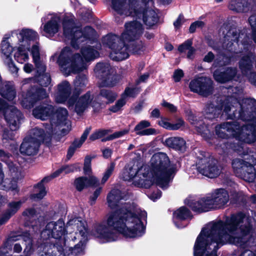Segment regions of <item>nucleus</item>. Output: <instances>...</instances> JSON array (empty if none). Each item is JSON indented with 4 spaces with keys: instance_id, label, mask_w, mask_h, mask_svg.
Here are the masks:
<instances>
[{
    "instance_id": "22",
    "label": "nucleus",
    "mask_w": 256,
    "mask_h": 256,
    "mask_svg": "<svg viewBox=\"0 0 256 256\" xmlns=\"http://www.w3.org/2000/svg\"><path fill=\"white\" fill-rule=\"evenodd\" d=\"M10 156L8 153L0 150V158L6 164L10 170V175L12 178V180H21L24 177L22 174V168L20 166L16 165L9 160Z\"/></svg>"
},
{
    "instance_id": "12",
    "label": "nucleus",
    "mask_w": 256,
    "mask_h": 256,
    "mask_svg": "<svg viewBox=\"0 0 256 256\" xmlns=\"http://www.w3.org/2000/svg\"><path fill=\"white\" fill-rule=\"evenodd\" d=\"M198 172L210 178H214L220 175L221 170L217 161L211 157L200 158L196 164Z\"/></svg>"
},
{
    "instance_id": "36",
    "label": "nucleus",
    "mask_w": 256,
    "mask_h": 256,
    "mask_svg": "<svg viewBox=\"0 0 256 256\" xmlns=\"http://www.w3.org/2000/svg\"><path fill=\"white\" fill-rule=\"evenodd\" d=\"M87 82L86 77L85 75L78 76L76 77L74 82V89L73 92V94L68 100V106L70 107L74 104V95H79L81 92V90L84 88Z\"/></svg>"
},
{
    "instance_id": "5",
    "label": "nucleus",
    "mask_w": 256,
    "mask_h": 256,
    "mask_svg": "<svg viewBox=\"0 0 256 256\" xmlns=\"http://www.w3.org/2000/svg\"><path fill=\"white\" fill-rule=\"evenodd\" d=\"M222 114L226 116L228 119L238 118L242 120H250L252 118V116L246 112L249 110L252 112L254 110H256V100L246 98L240 102L234 96L229 97L224 101L220 108L214 106L212 104H208L205 108L206 117L209 119L218 117L222 112Z\"/></svg>"
},
{
    "instance_id": "17",
    "label": "nucleus",
    "mask_w": 256,
    "mask_h": 256,
    "mask_svg": "<svg viewBox=\"0 0 256 256\" xmlns=\"http://www.w3.org/2000/svg\"><path fill=\"white\" fill-rule=\"evenodd\" d=\"M68 112L66 108H58L50 119V122L48 126V132L50 134H53L59 126H65L68 124Z\"/></svg>"
},
{
    "instance_id": "39",
    "label": "nucleus",
    "mask_w": 256,
    "mask_h": 256,
    "mask_svg": "<svg viewBox=\"0 0 256 256\" xmlns=\"http://www.w3.org/2000/svg\"><path fill=\"white\" fill-rule=\"evenodd\" d=\"M166 144L176 150L184 151L186 150V142L180 137H172L166 140Z\"/></svg>"
},
{
    "instance_id": "9",
    "label": "nucleus",
    "mask_w": 256,
    "mask_h": 256,
    "mask_svg": "<svg viewBox=\"0 0 256 256\" xmlns=\"http://www.w3.org/2000/svg\"><path fill=\"white\" fill-rule=\"evenodd\" d=\"M74 16L70 14H66L62 22L64 34L70 40V43L74 48H78L81 44L87 43L93 40L95 36V30L90 26H86L82 30L75 26Z\"/></svg>"
},
{
    "instance_id": "14",
    "label": "nucleus",
    "mask_w": 256,
    "mask_h": 256,
    "mask_svg": "<svg viewBox=\"0 0 256 256\" xmlns=\"http://www.w3.org/2000/svg\"><path fill=\"white\" fill-rule=\"evenodd\" d=\"M189 88L192 92L207 96L212 92V81L207 77L198 78L190 81Z\"/></svg>"
},
{
    "instance_id": "47",
    "label": "nucleus",
    "mask_w": 256,
    "mask_h": 256,
    "mask_svg": "<svg viewBox=\"0 0 256 256\" xmlns=\"http://www.w3.org/2000/svg\"><path fill=\"white\" fill-rule=\"evenodd\" d=\"M130 130L128 128L124 129L118 132H116L114 134H110L106 138L102 140V142H106L108 140H112L116 138L122 137L128 134Z\"/></svg>"
},
{
    "instance_id": "53",
    "label": "nucleus",
    "mask_w": 256,
    "mask_h": 256,
    "mask_svg": "<svg viewBox=\"0 0 256 256\" xmlns=\"http://www.w3.org/2000/svg\"><path fill=\"white\" fill-rule=\"evenodd\" d=\"M127 100L122 94L120 98L116 102L114 106L110 108V110L114 112H118L126 104Z\"/></svg>"
},
{
    "instance_id": "44",
    "label": "nucleus",
    "mask_w": 256,
    "mask_h": 256,
    "mask_svg": "<svg viewBox=\"0 0 256 256\" xmlns=\"http://www.w3.org/2000/svg\"><path fill=\"white\" fill-rule=\"evenodd\" d=\"M116 93L110 90L103 88L101 90L99 96L106 98L107 100L106 102H112L116 100Z\"/></svg>"
},
{
    "instance_id": "6",
    "label": "nucleus",
    "mask_w": 256,
    "mask_h": 256,
    "mask_svg": "<svg viewBox=\"0 0 256 256\" xmlns=\"http://www.w3.org/2000/svg\"><path fill=\"white\" fill-rule=\"evenodd\" d=\"M250 112V110H248L246 114L252 116L251 120H243L250 122L249 124H244L237 121L224 122L216 127V134L222 138L232 136L242 142H254L256 140V110Z\"/></svg>"
},
{
    "instance_id": "18",
    "label": "nucleus",
    "mask_w": 256,
    "mask_h": 256,
    "mask_svg": "<svg viewBox=\"0 0 256 256\" xmlns=\"http://www.w3.org/2000/svg\"><path fill=\"white\" fill-rule=\"evenodd\" d=\"M113 70L108 63H98L95 68L94 72L97 76L103 80V86H112L115 84L113 82L111 74L113 72Z\"/></svg>"
},
{
    "instance_id": "55",
    "label": "nucleus",
    "mask_w": 256,
    "mask_h": 256,
    "mask_svg": "<svg viewBox=\"0 0 256 256\" xmlns=\"http://www.w3.org/2000/svg\"><path fill=\"white\" fill-rule=\"evenodd\" d=\"M22 202L21 201L12 202L8 204V212L12 216L14 215L20 208Z\"/></svg>"
},
{
    "instance_id": "10",
    "label": "nucleus",
    "mask_w": 256,
    "mask_h": 256,
    "mask_svg": "<svg viewBox=\"0 0 256 256\" xmlns=\"http://www.w3.org/2000/svg\"><path fill=\"white\" fill-rule=\"evenodd\" d=\"M18 39L19 46L14 53V60L20 64H24L28 60V52L30 50V42L36 40L38 33L31 30L23 28L15 32Z\"/></svg>"
},
{
    "instance_id": "42",
    "label": "nucleus",
    "mask_w": 256,
    "mask_h": 256,
    "mask_svg": "<svg viewBox=\"0 0 256 256\" xmlns=\"http://www.w3.org/2000/svg\"><path fill=\"white\" fill-rule=\"evenodd\" d=\"M15 48H12V47L10 45V42L8 41V39L3 40L1 43V52L2 54L5 56V58H11L10 54L12 51L16 50Z\"/></svg>"
},
{
    "instance_id": "1",
    "label": "nucleus",
    "mask_w": 256,
    "mask_h": 256,
    "mask_svg": "<svg viewBox=\"0 0 256 256\" xmlns=\"http://www.w3.org/2000/svg\"><path fill=\"white\" fill-rule=\"evenodd\" d=\"M147 214L134 204L124 203L118 210L110 212L106 221L96 224L92 234L102 242H111L118 238L116 230L129 238L142 236L145 232L144 222Z\"/></svg>"
},
{
    "instance_id": "15",
    "label": "nucleus",
    "mask_w": 256,
    "mask_h": 256,
    "mask_svg": "<svg viewBox=\"0 0 256 256\" xmlns=\"http://www.w3.org/2000/svg\"><path fill=\"white\" fill-rule=\"evenodd\" d=\"M232 166L238 176L242 177L244 180L248 182L254 180V168L252 164L236 158L233 160Z\"/></svg>"
},
{
    "instance_id": "41",
    "label": "nucleus",
    "mask_w": 256,
    "mask_h": 256,
    "mask_svg": "<svg viewBox=\"0 0 256 256\" xmlns=\"http://www.w3.org/2000/svg\"><path fill=\"white\" fill-rule=\"evenodd\" d=\"M247 0H236L231 2L230 8L237 12H248L246 6L242 4H246Z\"/></svg>"
},
{
    "instance_id": "24",
    "label": "nucleus",
    "mask_w": 256,
    "mask_h": 256,
    "mask_svg": "<svg viewBox=\"0 0 256 256\" xmlns=\"http://www.w3.org/2000/svg\"><path fill=\"white\" fill-rule=\"evenodd\" d=\"M240 68L242 73L248 78L251 84L256 86V74L252 72V62L250 56H244L240 62Z\"/></svg>"
},
{
    "instance_id": "32",
    "label": "nucleus",
    "mask_w": 256,
    "mask_h": 256,
    "mask_svg": "<svg viewBox=\"0 0 256 256\" xmlns=\"http://www.w3.org/2000/svg\"><path fill=\"white\" fill-rule=\"evenodd\" d=\"M0 94L8 100H13L16 96V90L14 84L10 82H2L0 85Z\"/></svg>"
},
{
    "instance_id": "37",
    "label": "nucleus",
    "mask_w": 256,
    "mask_h": 256,
    "mask_svg": "<svg viewBox=\"0 0 256 256\" xmlns=\"http://www.w3.org/2000/svg\"><path fill=\"white\" fill-rule=\"evenodd\" d=\"M150 126V123L146 120L140 121L134 128V131L140 136H149L156 134V130L152 128L143 130Z\"/></svg>"
},
{
    "instance_id": "11",
    "label": "nucleus",
    "mask_w": 256,
    "mask_h": 256,
    "mask_svg": "<svg viewBox=\"0 0 256 256\" xmlns=\"http://www.w3.org/2000/svg\"><path fill=\"white\" fill-rule=\"evenodd\" d=\"M68 228L71 227L74 231L76 236L74 237V240L78 239L80 240L78 244H76L74 248H70V250L72 254L77 256L82 252L83 246L87 240L88 232L86 224L85 221L82 220L80 218H74L70 219L67 222Z\"/></svg>"
},
{
    "instance_id": "31",
    "label": "nucleus",
    "mask_w": 256,
    "mask_h": 256,
    "mask_svg": "<svg viewBox=\"0 0 256 256\" xmlns=\"http://www.w3.org/2000/svg\"><path fill=\"white\" fill-rule=\"evenodd\" d=\"M48 126L49 124H46V134L44 132L42 129L35 128L30 131L28 134L25 138L28 139L30 138V140L32 141L36 140L39 144H40V143L44 140H46L47 138H49L50 136L52 134H50L48 132V129H46V128H48Z\"/></svg>"
},
{
    "instance_id": "45",
    "label": "nucleus",
    "mask_w": 256,
    "mask_h": 256,
    "mask_svg": "<svg viewBox=\"0 0 256 256\" xmlns=\"http://www.w3.org/2000/svg\"><path fill=\"white\" fill-rule=\"evenodd\" d=\"M194 118L192 117V118H189V120L192 123V124L194 125L196 128L197 130V131L201 133L202 134H207L209 133V130L208 129L207 126L204 124L202 122L199 121L198 122H195L194 120Z\"/></svg>"
},
{
    "instance_id": "48",
    "label": "nucleus",
    "mask_w": 256,
    "mask_h": 256,
    "mask_svg": "<svg viewBox=\"0 0 256 256\" xmlns=\"http://www.w3.org/2000/svg\"><path fill=\"white\" fill-rule=\"evenodd\" d=\"M110 132V130H99L92 133L90 136L89 139L92 141L102 138L103 139L104 138V137Z\"/></svg>"
},
{
    "instance_id": "46",
    "label": "nucleus",
    "mask_w": 256,
    "mask_h": 256,
    "mask_svg": "<svg viewBox=\"0 0 256 256\" xmlns=\"http://www.w3.org/2000/svg\"><path fill=\"white\" fill-rule=\"evenodd\" d=\"M140 92L138 88L127 87L122 94L128 100L129 98H135Z\"/></svg>"
},
{
    "instance_id": "2",
    "label": "nucleus",
    "mask_w": 256,
    "mask_h": 256,
    "mask_svg": "<svg viewBox=\"0 0 256 256\" xmlns=\"http://www.w3.org/2000/svg\"><path fill=\"white\" fill-rule=\"evenodd\" d=\"M174 172V166L170 164L167 155L158 152L152 156L148 166L139 168L138 162L128 164L121 176L124 180H133L134 184L139 187L148 188L154 182L162 189H166Z\"/></svg>"
},
{
    "instance_id": "63",
    "label": "nucleus",
    "mask_w": 256,
    "mask_h": 256,
    "mask_svg": "<svg viewBox=\"0 0 256 256\" xmlns=\"http://www.w3.org/2000/svg\"><path fill=\"white\" fill-rule=\"evenodd\" d=\"M158 124L160 126L166 129L171 130L172 124L169 122L168 118H162L158 122Z\"/></svg>"
},
{
    "instance_id": "20",
    "label": "nucleus",
    "mask_w": 256,
    "mask_h": 256,
    "mask_svg": "<svg viewBox=\"0 0 256 256\" xmlns=\"http://www.w3.org/2000/svg\"><path fill=\"white\" fill-rule=\"evenodd\" d=\"M4 119L10 128L17 129L19 121L22 118V114L14 106H8L3 110Z\"/></svg>"
},
{
    "instance_id": "30",
    "label": "nucleus",
    "mask_w": 256,
    "mask_h": 256,
    "mask_svg": "<svg viewBox=\"0 0 256 256\" xmlns=\"http://www.w3.org/2000/svg\"><path fill=\"white\" fill-rule=\"evenodd\" d=\"M36 74L34 77L26 78L22 80V84H31L32 82H38L40 85L44 86H48L50 83L51 78L50 74L44 72H38L36 70Z\"/></svg>"
},
{
    "instance_id": "61",
    "label": "nucleus",
    "mask_w": 256,
    "mask_h": 256,
    "mask_svg": "<svg viewBox=\"0 0 256 256\" xmlns=\"http://www.w3.org/2000/svg\"><path fill=\"white\" fill-rule=\"evenodd\" d=\"M185 127V122L182 118H178L175 122L172 124L171 130H176Z\"/></svg>"
},
{
    "instance_id": "34",
    "label": "nucleus",
    "mask_w": 256,
    "mask_h": 256,
    "mask_svg": "<svg viewBox=\"0 0 256 256\" xmlns=\"http://www.w3.org/2000/svg\"><path fill=\"white\" fill-rule=\"evenodd\" d=\"M11 180H4V174L2 171V165L0 164V189L3 190H12L18 192V182L20 180H13L10 176Z\"/></svg>"
},
{
    "instance_id": "29",
    "label": "nucleus",
    "mask_w": 256,
    "mask_h": 256,
    "mask_svg": "<svg viewBox=\"0 0 256 256\" xmlns=\"http://www.w3.org/2000/svg\"><path fill=\"white\" fill-rule=\"evenodd\" d=\"M128 197V194L122 193L118 189H113L108 193L107 196L108 206L111 208H114L118 206V203L120 200H126Z\"/></svg>"
},
{
    "instance_id": "4",
    "label": "nucleus",
    "mask_w": 256,
    "mask_h": 256,
    "mask_svg": "<svg viewBox=\"0 0 256 256\" xmlns=\"http://www.w3.org/2000/svg\"><path fill=\"white\" fill-rule=\"evenodd\" d=\"M153 5V0H111L112 8L118 14L142 19L148 27L154 26L158 20Z\"/></svg>"
},
{
    "instance_id": "57",
    "label": "nucleus",
    "mask_w": 256,
    "mask_h": 256,
    "mask_svg": "<svg viewBox=\"0 0 256 256\" xmlns=\"http://www.w3.org/2000/svg\"><path fill=\"white\" fill-rule=\"evenodd\" d=\"M230 58L220 56L214 62L213 66H222L229 64Z\"/></svg>"
},
{
    "instance_id": "52",
    "label": "nucleus",
    "mask_w": 256,
    "mask_h": 256,
    "mask_svg": "<svg viewBox=\"0 0 256 256\" xmlns=\"http://www.w3.org/2000/svg\"><path fill=\"white\" fill-rule=\"evenodd\" d=\"M58 248L54 246L47 249V252H44V255L42 254L41 256H65L64 252H60L57 250ZM64 250H63L64 251Z\"/></svg>"
},
{
    "instance_id": "21",
    "label": "nucleus",
    "mask_w": 256,
    "mask_h": 256,
    "mask_svg": "<svg viewBox=\"0 0 256 256\" xmlns=\"http://www.w3.org/2000/svg\"><path fill=\"white\" fill-rule=\"evenodd\" d=\"M78 95H74V104L70 108L73 106L75 104L74 111L78 114H82L90 106H94V102H92L93 96L90 92H87L76 99Z\"/></svg>"
},
{
    "instance_id": "40",
    "label": "nucleus",
    "mask_w": 256,
    "mask_h": 256,
    "mask_svg": "<svg viewBox=\"0 0 256 256\" xmlns=\"http://www.w3.org/2000/svg\"><path fill=\"white\" fill-rule=\"evenodd\" d=\"M80 168V166L78 164H74L71 165H66L54 172V176H58L60 174H64L73 172Z\"/></svg>"
},
{
    "instance_id": "59",
    "label": "nucleus",
    "mask_w": 256,
    "mask_h": 256,
    "mask_svg": "<svg viewBox=\"0 0 256 256\" xmlns=\"http://www.w3.org/2000/svg\"><path fill=\"white\" fill-rule=\"evenodd\" d=\"M92 158L89 156H86L84 159V172L85 174L89 175L92 174L91 168Z\"/></svg>"
},
{
    "instance_id": "27",
    "label": "nucleus",
    "mask_w": 256,
    "mask_h": 256,
    "mask_svg": "<svg viewBox=\"0 0 256 256\" xmlns=\"http://www.w3.org/2000/svg\"><path fill=\"white\" fill-rule=\"evenodd\" d=\"M31 139L24 138L20 145V150L22 154L32 156L37 154L40 144L36 141H32Z\"/></svg>"
},
{
    "instance_id": "64",
    "label": "nucleus",
    "mask_w": 256,
    "mask_h": 256,
    "mask_svg": "<svg viewBox=\"0 0 256 256\" xmlns=\"http://www.w3.org/2000/svg\"><path fill=\"white\" fill-rule=\"evenodd\" d=\"M242 5L246 6L248 12L250 10H256V0H247L246 4H242Z\"/></svg>"
},
{
    "instance_id": "25",
    "label": "nucleus",
    "mask_w": 256,
    "mask_h": 256,
    "mask_svg": "<svg viewBox=\"0 0 256 256\" xmlns=\"http://www.w3.org/2000/svg\"><path fill=\"white\" fill-rule=\"evenodd\" d=\"M54 112V108L52 105L42 104L33 110L32 114L36 118L44 120L49 118Z\"/></svg>"
},
{
    "instance_id": "49",
    "label": "nucleus",
    "mask_w": 256,
    "mask_h": 256,
    "mask_svg": "<svg viewBox=\"0 0 256 256\" xmlns=\"http://www.w3.org/2000/svg\"><path fill=\"white\" fill-rule=\"evenodd\" d=\"M9 130L6 128H4L2 125H0V132H2V136L3 140H12L14 138V130L16 129H12Z\"/></svg>"
},
{
    "instance_id": "33",
    "label": "nucleus",
    "mask_w": 256,
    "mask_h": 256,
    "mask_svg": "<svg viewBox=\"0 0 256 256\" xmlns=\"http://www.w3.org/2000/svg\"><path fill=\"white\" fill-rule=\"evenodd\" d=\"M236 74V69L228 68L224 72L216 70L214 72V80L218 82L224 83L232 80Z\"/></svg>"
},
{
    "instance_id": "8",
    "label": "nucleus",
    "mask_w": 256,
    "mask_h": 256,
    "mask_svg": "<svg viewBox=\"0 0 256 256\" xmlns=\"http://www.w3.org/2000/svg\"><path fill=\"white\" fill-rule=\"evenodd\" d=\"M229 201V194L224 188L215 190L210 194L198 200L186 199L185 203L192 210L208 212L211 210L223 208Z\"/></svg>"
},
{
    "instance_id": "54",
    "label": "nucleus",
    "mask_w": 256,
    "mask_h": 256,
    "mask_svg": "<svg viewBox=\"0 0 256 256\" xmlns=\"http://www.w3.org/2000/svg\"><path fill=\"white\" fill-rule=\"evenodd\" d=\"M90 130V128H88L85 130L83 134H82L80 140H76L72 144V146L76 148H80L82 144L86 139L88 134H89Z\"/></svg>"
},
{
    "instance_id": "62",
    "label": "nucleus",
    "mask_w": 256,
    "mask_h": 256,
    "mask_svg": "<svg viewBox=\"0 0 256 256\" xmlns=\"http://www.w3.org/2000/svg\"><path fill=\"white\" fill-rule=\"evenodd\" d=\"M144 50V45L142 42H140L136 46H132L129 51L136 54H140Z\"/></svg>"
},
{
    "instance_id": "60",
    "label": "nucleus",
    "mask_w": 256,
    "mask_h": 256,
    "mask_svg": "<svg viewBox=\"0 0 256 256\" xmlns=\"http://www.w3.org/2000/svg\"><path fill=\"white\" fill-rule=\"evenodd\" d=\"M192 40L188 39L178 46V50L180 52H185L192 47Z\"/></svg>"
},
{
    "instance_id": "38",
    "label": "nucleus",
    "mask_w": 256,
    "mask_h": 256,
    "mask_svg": "<svg viewBox=\"0 0 256 256\" xmlns=\"http://www.w3.org/2000/svg\"><path fill=\"white\" fill-rule=\"evenodd\" d=\"M31 54L35 64L36 69L37 70L38 72L46 71V65L40 61L39 46L37 44H34L32 46Z\"/></svg>"
},
{
    "instance_id": "7",
    "label": "nucleus",
    "mask_w": 256,
    "mask_h": 256,
    "mask_svg": "<svg viewBox=\"0 0 256 256\" xmlns=\"http://www.w3.org/2000/svg\"><path fill=\"white\" fill-rule=\"evenodd\" d=\"M82 58L78 54H74L70 48L66 47L61 52L57 62L60 70L66 76L80 72L86 68V62L99 56L97 50L88 46L81 50Z\"/></svg>"
},
{
    "instance_id": "51",
    "label": "nucleus",
    "mask_w": 256,
    "mask_h": 256,
    "mask_svg": "<svg viewBox=\"0 0 256 256\" xmlns=\"http://www.w3.org/2000/svg\"><path fill=\"white\" fill-rule=\"evenodd\" d=\"M22 216L25 220L31 223L36 218V210L33 208H28L23 212Z\"/></svg>"
},
{
    "instance_id": "16",
    "label": "nucleus",
    "mask_w": 256,
    "mask_h": 256,
    "mask_svg": "<svg viewBox=\"0 0 256 256\" xmlns=\"http://www.w3.org/2000/svg\"><path fill=\"white\" fill-rule=\"evenodd\" d=\"M48 96L46 90L42 88L32 87L28 90L26 93L22 95L21 100L22 106L26 108H30L38 100Z\"/></svg>"
},
{
    "instance_id": "35",
    "label": "nucleus",
    "mask_w": 256,
    "mask_h": 256,
    "mask_svg": "<svg viewBox=\"0 0 256 256\" xmlns=\"http://www.w3.org/2000/svg\"><path fill=\"white\" fill-rule=\"evenodd\" d=\"M191 217L190 210L186 207L182 206L174 212L173 220L176 226L178 228H182L185 225L178 224L179 222Z\"/></svg>"
},
{
    "instance_id": "56",
    "label": "nucleus",
    "mask_w": 256,
    "mask_h": 256,
    "mask_svg": "<svg viewBox=\"0 0 256 256\" xmlns=\"http://www.w3.org/2000/svg\"><path fill=\"white\" fill-rule=\"evenodd\" d=\"M114 166L115 164L114 163H111L108 166L102 179L101 183L102 184H104L108 179L114 170Z\"/></svg>"
},
{
    "instance_id": "13",
    "label": "nucleus",
    "mask_w": 256,
    "mask_h": 256,
    "mask_svg": "<svg viewBox=\"0 0 256 256\" xmlns=\"http://www.w3.org/2000/svg\"><path fill=\"white\" fill-rule=\"evenodd\" d=\"M66 232L64 222L62 220L60 219L56 222L52 221L48 222L42 232L41 236L45 239L53 238L60 240L64 236Z\"/></svg>"
},
{
    "instance_id": "50",
    "label": "nucleus",
    "mask_w": 256,
    "mask_h": 256,
    "mask_svg": "<svg viewBox=\"0 0 256 256\" xmlns=\"http://www.w3.org/2000/svg\"><path fill=\"white\" fill-rule=\"evenodd\" d=\"M230 37V36L228 34H226V36H224V42L222 48H218L215 46H212V48L216 50H221L222 49L226 50L228 51L231 52L232 50V46L233 44V43L229 40L228 38Z\"/></svg>"
},
{
    "instance_id": "3",
    "label": "nucleus",
    "mask_w": 256,
    "mask_h": 256,
    "mask_svg": "<svg viewBox=\"0 0 256 256\" xmlns=\"http://www.w3.org/2000/svg\"><path fill=\"white\" fill-rule=\"evenodd\" d=\"M124 27L125 30L121 38L110 34L102 38V44L110 49V56L114 60H122L128 57V50L126 42L138 40L144 30L142 24L138 20L126 22Z\"/></svg>"
},
{
    "instance_id": "43",
    "label": "nucleus",
    "mask_w": 256,
    "mask_h": 256,
    "mask_svg": "<svg viewBox=\"0 0 256 256\" xmlns=\"http://www.w3.org/2000/svg\"><path fill=\"white\" fill-rule=\"evenodd\" d=\"M34 194L32 196V198L34 200H40L46 194V191L44 185L38 184L34 186Z\"/></svg>"
},
{
    "instance_id": "23",
    "label": "nucleus",
    "mask_w": 256,
    "mask_h": 256,
    "mask_svg": "<svg viewBox=\"0 0 256 256\" xmlns=\"http://www.w3.org/2000/svg\"><path fill=\"white\" fill-rule=\"evenodd\" d=\"M72 88L70 84L66 80L62 81L57 86L56 91L54 94V99L57 103H64L71 98Z\"/></svg>"
},
{
    "instance_id": "28",
    "label": "nucleus",
    "mask_w": 256,
    "mask_h": 256,
    "mask_svg": "<svg viewBox=\"0 0 256 256\" xmlns=\"http://www.w3.org/2000/svg\"><path fill=\"white\" fill-rule=\"evenodd\" d=\"M99 184V180L94 176H90L88 178L85 176L79 177L74 181V186L78 191L88 186H97Z\"/></svg>"
},
{
    "instance_id": "19",
    "label": "nucleus",
    "mask_w": 256,
    "mask_h": 256,
    "mask_svg": "<svg viewBox=\"0 0 256 256\" xmlns=\"http://www.w3.org/2000/svg\"><path fill=\"white\" fill-rule=\"evenodd\" d=\"M46 22L43 26L44 32L48 36H52L57 33L60 28V16L56 14H48L42 18V21Z\"/></svg>"
},
{
    "instance_id": "26",
    "label": "nucleus",
    "mask_w": 256,
    "mask_h": 256,
    "mask_svg": "<svg viewBox=\"0 0 256 256\" xmlns=\"http://www.w3.org/2000/svg\"><path fill=\"white\" fill-rule=\"evenodd\" d=\"M218 144V149H221L224 153L228 152L230 148H232L242 156H246L248 154V150L244 144L236 145L234 144L226 142L225 140H222Z\"/></svg>"
},
{
    "instance_id": "58",
    "label": "nucleus",
    "mask_w": 256,
    "mask_h": 256,
    "mask_svg": "<svg viewBox=\"0 0 256 256\" xmlns=\"http://www.w3.org/2000/svg\"><path fill=\"white\" fill-rule=\"evenodd\" d=\"M4 64L7 66L9 70L13 74H16L18 68L16 66L12 58H7L4 60Z\"/></svg>"
}]
</instances>
